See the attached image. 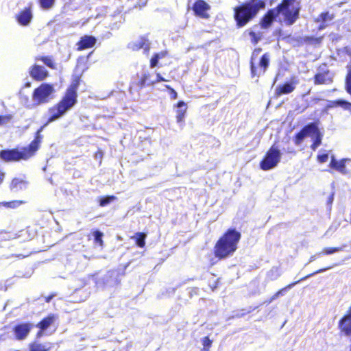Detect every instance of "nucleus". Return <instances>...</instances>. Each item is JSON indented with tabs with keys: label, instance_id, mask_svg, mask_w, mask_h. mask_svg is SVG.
Masks as SVG:
<instances>
[{
	"label": "nucleus",
	"instance_id": "1",
	"mask_svg": "<svg viewBox=\"0 0 351 351\" xmlns=\"http://www.w3.org/2000/svg\"><path fill=\"white\" fill-rule=\"evenodd\" d=\"M80 76L76 75L68 86L60 101L49 108V117L47 122L35 133L34 139L27 146L19 149L17 148L5 149L0 151V160L5 162L27 160L34 156L40 149L43 136L41 132L49 123H51L73 108L77 103V90L80 84Z\"/></svg>",
	"mask_w": 351,
	"mask_h": 351
},
{
	"label": "nucleus",
	"instance_id": "2",
	"mask_svg": "<svg viewBox=\"0 0 351 351\" xmlns=\"http://www.w3.org/2000/svg\"><path fill=\"white\" fill-rule=\"evenodd\" d=\"M300 0H281L275 8L269 9L261 17L259 25L262 29H268L282 16L286 25H293L300 18Z\"/></svg>",
	"mask_w": 351,
	"mask_h": 351
},
{
	"label": "nucleus",
	"instance_id": "3",
	"mask_svg": "<svg viewBox=\"0 0 351 351\" xmlns=\"http://www.w3.org/2000/svg\"><path fill=\"white\" fill-rule=\"evenodd\" d=\"M265 6V0H246L235 6L233 8V18L236 27L241 28L246 26Z\"/></svg>",
	"mask_w": 351,
	"mask_h": 351
},
{
	"label": "nucleus",
	"instance_id": "4",
	"mask_svg": "<svg viewBox=\"0 0 351 351\" xmlns=\"http://www.w3.org/2000/svg\"><path fill=\"white\" fill-rule=\"evenodd\" d=\"M241 237V233L234 228L228 229L215 243L214 256L219 260L231 256L236 252Z\"/></svg>",
	"mask_w": 351,
	"mask_h": 351
},
{
	"label": "nucleus",
	"instance_id": "5",
	"mask_svg": "<svg viewBox=\"0 0 351 351\" xmlns=\"http://www.w3.org/2000/svg\"><path fill=\"white\" fill-rule=\"evenodd\" d=\"M261 51L262 49L261 47H256L251 54L250 66L251 76L253 78H259L261 75H264L270 64L271 56L269 53H265L258 58Z\"/></svg>",
	"mask_w": 351,
	"mask_h": 351
},
{
	"label": "nucleus",
	"instance_id": "6",
	"mask_svg": "<svg viewBox=\"0 0 351 351\" xmlns=\"http://www.w3.org/2000/svg\"><path fill=\"white\" fill-rule=\"evenodd\" d=\"M281 158V153L277 146L271 145L259 162L261 169L269 171L275 168Z\"/></svg>",
	"mask_w": 351,
	"mask_h": 351
},
{
	"label": "nucleus",
	"instance_id": "7",
	"mask_svg": "<svg viewBox=\"0 0 351 351\" xmlns=\"http://www.w3.org/2000/svg\"><path fill=\"white\" fill-rule=\"evenodd\" d=\"M54 92L53 85L49 83H42L32 93V99L36 104H42L49 101Z\"/></svg>",
	"mask_w": 351,
	"mask_h": 351
},
{
	"label": "nucleus",
	"instance_id": "8",
	"mask_svg": "<svg viewBox=\"0 0 351 351\" xmlns=\"http://www.w3.org/2000/svg\"><path fill=\"white\" fill-rule=\"evenodd\" d=\"M210 8V5L204 0L195 1L191 7L194 15L202 19H208L210 18L209 11Z\"/></svg>",
	"mask_w": 351,
	"mask_h": 351
},
{
	"label": "nucleus",
	"instance_id": "9",
	"mask_svg": "<svg viewBox=\"0 0 351 351\" xmlns=\"http://www.w3.org/2000/svg\"><path fill=\"white\" fill-rule=\"evenodd\" d=\"M33 327L34 325L29 322H23L16 324L12 328L14 338L18 341L25 339Z\"/></svg>",
	"mask_w": 351,
	"mask_h": 351
},
{
	"label": "nucleus",
	"instance_id": "10",
	"mask_svg": "<svg viewBox=\"0 0 351 351\" xmlns=\"http://www.w3.org/2000/svg\"><path fill=\"white\" fill-rule=\"evenodd\" d=\"M299 81L295 76H291L290 81L286 82L276 87L275 90V96L278 97L282 95L291 93L295 89L296 85Z\"/></svg>",
	"mask_w": 351,
	"mask_h": 351
},
{
	"label": "nucleus",
	"instance_id": "11",
	"mask_svg": "<svg viewBox=\"0 0 351 351\" xmlns=\"http://www.w3.org/2000/svg\"><path fill=\"white\" fill-rule=\"evenodd\" d=\"M333 267V265L332 266H330V267H324V268H321L302 278H300V280L295 281V282H291L290 284H289L288 285L285 286V287L282 288L281 289L278 290L277 292H276L273 295L272 297L271 298L270 300L272 301V300H276V298H278L280 295H282L283 294V293L285 291H287L288 289H290L291 288H292L293 287H294L296 284H298V282L311 277V276H313L315 274H317L319 273H322V272H324V271H326L331 268Z\"/></svg>",
	"mask_w": 351,
	"mask_h": 351
},
{
	"label": "nucleus",
	"instance_id": "12",
	"mask_svg": "<svg viewBox=\"0 0 351 351\" xmlns=\"http://www.w3.org/2000/svg\"><path fill=\"white\" fill-rule=\"evenodd\" d=\"M18 23L22 26H27L32 20V7L27 6L21 10L15 16Z\"/></svg>",
	"mask_w": 351,
	"mask_h": 351
},
{
	"label": "nucleus",
	"instance_id": "13",
	"mask_svg": "<svg viewBox=\"0 0 351 351\" xmlns=\"http://www.w3.org/2000/svg\"><path fill=\"white\" fill-rule=\"evenodd\" d=\"M29 73L32 78L37 82L43 81L49 75V72L43 66L36 64L31 66Z\"/></svg>",
	"mask_w": 351,
	"mask_h": 351
},
{
	"label": "nucleus",
	"instance_id": "14",
	"mask_svg": "<svg viewBox=\"0 0 351 351\" xmlns=\"http://www.w3.org/2000/svg\"><path fill=\"white\" fill-rule=\"evenodd\" d=\"M315 128L316 123H310L306 124L295 135L293 138L294 143L296 145H299L306 136H311L312 130H315Z\"/></svg>",
	"mask_w": 351,
	"mask_h": 351
},
{
	"label": "nucleus",
	"instance_id": "15",
	"mask_svg": "<svg viewBox=\"0 0 351 351\" xmlns=\"http://www.w3.org/2000/svg\"><path fill=\"white\" fill-rule=\"evenodd\" d=\"M332 82V75L329 70L317 73L313 77V83L315 85L330 84Z\"/></svg>",
	"mask_w": 351,
	"mask_h": 351
},
{
	"label": "nucleus",
	"instance_id": "16",
	"mask_svg": "<svg viewBox=\"0 0 351 351\" xmlns=\"http://www.w3.org/2000/svg\"><path fill=\"white\" fill-rule=\"evenodd\" d=\"M97 39L93 36L85 35L80 38L76 43L77 50L83 51L91 48L96 44Z\"/></svg>",
	"mask_w": 351,
	"mask_h": 351
},
{
	"label": "nucleus",
	"instance_id": "17",
	"mask_svg": "<svg viewBox=\"0 0 351 351\" xmlns=\"http://www.w3.org/2000/svg\"><path fill=\"white\" fill-rule=\"evenodd\" d=\"M128 47L133 51H138L143 49L145 53H148L150 49L148 40L144 37H141L138 41L129 43Z\"/></svg>",
	"mask_w": 351,
	"mask_h": 351
},
{
	"label": "nucleus",
	"instance_id": "18",
	"mask_svg": "<svg viewBox=\"0 0 351 351\" xmlns=\"http://www.w3.org/2000/svg\"><path fill=\"white\" fill-rule=\"evenodd\" d=\"M337 107H341L344 110L348 111L351 114V102L342 99L330 101L326 106L325 108L326 110H329Z\"/></svg>",
	"mask_w": 351,
	"mask_h": 351
},
{
	"label": "nucleus",
	"instance_id": "19",
	"mask_svg": "<svg viewBox=\"0 0 351 351\" xmlns=\"http://www.w3.org/2000/svg\"><path fill=\"white\" fill-rule=\"evenodd\" d=\"M337 107H341L344 110L348 111L351 114V102L342 99L330 101L326 106L325 108L326 110H329Z\"/></svg>",
	"mask_w": 351,
	"mask_h": 351
},
{
	"label": "nucleus",
	"instance_id": "20",
	"mask_svg": "<svg viewBox=\"0 0 351 351\" xmlns=\"http://www.w3.org/2000/svg\"><path fill=\"white\" fill-rule=\"evenodd\" d=\"M52 347L51 342L40 343L38 341H34L28 346L29 351H50Z\"/></svg>",
	"mask_w": 351,
	"mask_h": 351
},
{
	"label": "nucleus",
	"instance_id": "21",
	"mask_svg": "<svg viewBox=\"0 0 351 351\" xmlns=\"http://www.w3.org/2000/svg\"><path fill=\"white\" fill-rule=\"evenodd\" d=\"M338 327L341 334L351 336V318L342 317L339 321Z\"/></svg>",
	"mask_w": 351,
	"mask_h": 351
},
{
	"label": "nucleus",
	"instance_id": "22",
	"mask_svg": "<svg viewBox=\"0 0 351 351\" xmlns=\"http://www.w3.org/2000/svg\"><path fill=\"white\" fill-rule=\"evenodd\" d=\"M176 118L177 123H182L186 114L187 106L183 101H179L176 104Z\"/></svg>",
	"mask_w": 351,
	"mask_h": 351
},
{
	"label": "nucleus",
	"instance_id": "23",
	"mask_svg": "<svg viewBox=\"0 0 351 351\" xmlns=\"http://www.w3.org/2000/svg\"><path fill=\"white\" fill-rule=\"evenodd\" d=\"M330 167L343 174H346L347 173L346 167V159L337 160L332 156L330 162Z\"/></svg>",
	"mask_w": 351,
	"mask_h": 351
},
{
	"label": "nucleus",
	"instance_id": "24",
	"mask_svg": "<svg viewBox=\"0 0 351 351\" xmlns=\"http://www.w3.org/2000/svg\"><path fill=\"white\" fill-rule=\"evenodd\" d=\"M56 316L51 313L48 315L47 316L45 317L43 319H42L36 325V326L41 330H46L47 329L56 319Z\"/></svg>",
	"mask_w": 351,
	"mask_h": 351
},
{
	"label": "nucleus",
	"instance_id": "25",
	"mask_svg": "<svg viewBox=\"0 0 351 351\" xmlns=\"http://www.w3.org/2000/svg\"><path fill=\"white\" fill-rule=\"evenodd\" d=\"M324 36H321L319 37H314L312 36H305L298 39V42L300 45L308 44V45H319L322 42Z\"/></svg>",
	"mask_w": 351,
	"mask_h": 351
},
{
	"label": "nucleus",
	"instance_id": "26",
	"mask_svg": "<svg viewBox=\"0 0 351 351\" xmlns=\"http://www.w3.org/2000/svg\"><path fill=\"white\" fill-rule=\"evenodd\" d=\"M150 77V73L149 71H146L141 76L138 81L135 83V85L138 89H142L145 86H153L154 82L149 80Z\"/></svg>",
	"mask_w": 351,
	"mask_h": 351
},
{
	"label": "nucleus",
	"instance_id": "27",
	"mask_svg": "<svg viewBox=\"0 0 351 351\" xmlns=\"http://www.w3.org/2000/svg\"><path fill=\"white\" fill-rule=\"evenodd\" d=\"M311 136H314V139L312 144L311 145V149L315 150L319 145H321L323 136L317 124L315 130H312Z\"/></svg>",
	"mask_w": 351,
	"mask_h": 351
},
{
	"label": "nucleus",
	"instance_id": "28",
	"mask_svg": "<svg viewBox=\"0 0 351 351\" xmlns=\"http://www.w3.org/2000/svg\"><path fill=\"white\" fill-rule=\"evenodd\" d=\"M168 51L167 50L154 53L149 61V67L152 69L156 67L158 65L159 60L168 56Z\"/></svg>",
	"mask_w": 351,
	"mask_h": 351
},
{
	"label": "nucleus",
	"instance_id": "29",
	"mask_svg": "<svg viewBox=\"0 0 351 351\" xmlns=\"http://www.w3.org/2000/svg\"><path fill=\"white\" fill-rule=\"evenodd\" d=\"M27 184V182L25 180L14 178L12 180L10 184V190H19L22 189L23 187H25Z\"/></svg>",
	"mask_w": 351,
	"mask_h": 351
},
{
	"label": "nucleus",
	"instance_id": "30",
	"mask_svg": "<svg viewBox=\"0 0 351 351\" xmlns=\"http://www.w3.org/2000/svg\"><path fill=\"white\" fill-rule=\"evenodd\" d=\"M146 234L142 232H136L132 238L135 239L136 244L143 248L145 246Z\"/></svg>",
	"mask_w": 351,
	"mask_h": 351
},
{
	"label": "nucleus",
	"instance_id": "31",
	"mask_svg": "<svg viewBox=\"0 0 351 351\" xmlns=\"http://www.w3.org/2000/svg\"><path fill=\"white\" fill-rule=\"evenodd\" d=\"M117 199V197L113 195L102 196L98 199L99 205L101 207H104Z\"/></svg>",
	"mask_w": 351,
	"mask_h": 351
},
{
	"label": "nucleus",
	"instance_id": "32",
	"mask_svg": "<svg viewBox=\"0 0 351 351\" xmlns=\"http://www.w3.org/2000/svg\"><path fill=\"white\" fill-rule=\"evenodd\" d=\"M346 246V245H342L341 246H338V247H327L323 248L321 250V252H322V254L323 256L324 255H330V254H332L336 252L342 251Z\"/></svg>",
	"mask_w": 351,
	"mask_h": 351
},
{
	"label": "nucleus",
	"instance_id": "33",
	"mask_svg": "<svg viewBox=\"0 0 351 351\" xmlns=\"http://www.w3.org/2000/svg\"><path fill=\"white\" fill-rule=\"evenodd\" d=\"M335 19V14L329 12H324L319 14L315 19L316 22L326 23L328 21H332Z\"/></svg>",
	"mask_w": 351,
	"mask_h": 351
},
{
	"label": "nucleus",
	"instance_id": "34",
	"mask_svg": "<svg viewBox=\"0 0 351 351\" xmlns=\"http://www.w3.org/2000/svg\"><path fill=\"white\" fill-rule=\"evenodd\" d=\"M36 61H42L46 66L50 69H55V64L50 56H37L35 58Z\"/></svg>",
	"mask_w": 351,
	"mask_h": 351
},
{
	"label": "nucleus",
	"instance_id": "35",
	"mask_svg": "<svg viewBox=\"0 0 351 351\" xmlns=\"http://www.w3.org/2000/svg\"><path fill=\"white\" fill-rule=\"evenodd\" d=\"M55 1L56 0H38L40 7L46 10L51 9L54 5Z\"/></svg>",
	"mask_w": 351,
	"mask_h": 351
},
{
	"label": "nucleus",
	"instance_id": "36",
	"mask_svg": "<svg viewBox=\"0 0 351 351\" xmlns=\"http://www.w3.org/2000/svg\"><path fill=\"white\" fill-rule=\"evenodd\" d=\"M93 234L94 236V241L95 243L99 244V245L102 246L104 244V241L102 239L103 237V233L100 232L99 230H94L93 232Z\"/></svg>",
	"mask_w": 351,
	"mask_h": 351
},
{
	"label": "nucleus",
	"instance_id": "37",
	"mask_svg": "<svg viewBox=\"0 0 351 351\" xmlns=\"http://www.w3.org/2000/svg\"><path fill=\"white\" fill-rule=\"evenodd\" d=\"M202 343L203 346L202 351H208L212 345V340L210 339L209 337H204L202 339Z\"/></svg>",
	"mask_w": 351,
	"mask_h": 351
},
{
	"label": "nucleus",
	"instance_id": "38",
	"mask_svg": "<svg viewBox=\"0 0 351 351\" xmlns=\"http://www.w3.org/2000/svg\"><path fill=\"white\" fill-rule=\"evenodd\" d=\"M22 203V201L14 200L10 202H4L2 204L6 208H15L19 206Z\"/></svg>",
	"mask_w": 351,
	"mask_h": 351
},
{
	"label": "nucleus",
	"instance_id": "39",
	"mask_svg": "<svg viewBox=\"0 0 351 351\" xmlns=\"http://www.w3.org/2000/svg\"><path fill=\"white\" fill-rule=\"evenodd\" d=\"M12 119V115L10 114L0 115V125H3L8 123Z\"/></svg>",
	"mask_w": 351,
	"mask_h": 351
},
{
	"label": "nucleus",
	"instance_id": "40",
	"mask_svg": "<svg viewBox=\"0 0 351 351\" xmlns=\"http://www.w3.org/2000/svg\"><path fill=\"white\" fill-rule=\"evenodd\" d=\"M249 35L253 44L258 43L261 38V36H258L255 32L253 31L250 32Z\"/></svg>",
	"mask_w": 351,
	"mask_h": 351
},
{
	"label": "nucleus",
	"instance_id": "41",
	"mask_svg": "<svg viewBox=\"0 0 351 351\" xmlns=\"http://www.w3.org/2000/svg\"><path fill=\"white\" fill-rule=\"evenodd\" d=\"M165 88L168 90L170 97L172 99H176L178 97L177 92L170 86L165 85Z\"/></svg>",
	"mask_w": 351,
	"mask_h": 351
},
{
	"label": "nucleus",
	"instance_id": "42",
	"mask_svg": "<svg viewBox=\"0 0 351 351\" xmlns=\"http://www.w3.org/2000/svg\"><path fill=\"white\" fill-rule=\"evenodd\" d=\"M328 159V154L326 153L319 154L317 156V160L319 163L326 162Z\"/></svg>",
	"mask_w": 351,
	"mask_h": 351
},
{
	"label": "nucleus",
	"instance_id": "43",
	"mask_svg": "<svg viewBox=\"0 0 351 351\" xmlns=\"http://www.w3.org/2000/svg\"><path fill=\"white\" fill-rule=\"evenodd\" d=\"M219 278L214 280L212 282L208 283V286L210 287L212 291H215L219 285Z\"/></svg>",
	"mask_w": 351,
	"mask_h": 351
},
{
	"label": "nucleus",
	"instance_id": "44",
	"mask_svg": "<svg viewBox=\"0 0 351 351\" xmlns=\"http://www.w3.org/2000/svg\"><path fill=\"white\" fill-rule=\"evenodd\" d=\"M165 81H167V80H165L159 73H156V78L154 81H152V82H154V84H155L156 83H158V82H165Z\"/></svg>",
	"mask_w": 351,
	"mask_h": 351
},
{
	"label": "nucleus",
	"instance_id": "45",
	"mask_svg": "<svg viewBox=\"0 0 351 351\" xmlns=\"http://www.w3.org/2000/svg\"><path fill=\"white\" fill-rule=\"evenodd\" d=\"M322 255V252H317L315 253V254L312 255L311 257H310V261H315L316 259L319 258V257H321Z\"/></svg>",
	"mask_w": 351,
	"mask_h": 351
},
{
	"label": "nucleus",
	"instance_id": "46",
	"mask_svg": "<svg viewBox=\"0 0 351 351\" xmlns=\"http://www.w3.org/2000/svg\"><path fill=\"white\" fill-rule=\"evenodd\" d=\"M250 311H246L243 309L241 310V312H238L234 315V317H241L247 315Z\"/></svg>",
	"mask_w": 351,
	"mask_h": 351
},
{
	"label": "nucleus",
	"instance_id": "47",
	"mask_svg": "<svg viewBox=\"0 0 351 351\" xmlns=\"http://www.w3.org/2000/svg\"><path fill=\"white\" fill-rule=\"evenodd\" d=\"M5 177V173L3 171L0 170V185L3 182Z\"/></svg>",
	"mask_w": 351,
	"mask_h": 351
},
{
	"label": "nucleus",
	"instance_id": "48",
	"mask_svg": "<svg viewBox=\"0 0 351 351\" xmlns=\"http://www.w3.org/2000/svg\"><path fill=\"white\" fill-rule=\"evenodd\" d=\"M343 317H347L348 318H351V305L348 308L346 313Z\"/></svg>",
	"mask_w": 351,
	"mask_h": 351
},
{
	"label": "nucleus",
	"instance_id": "49",
	"mask_svg": "<svg viewBox=\"0 0 351 351\" xmlns=\"http://www.w3.org/2000/svg\"><path fill=\"white\" fill-rule=\"evenodd\" d=\"M45 330H41V329H39V330L36 332V338H40L43 336V331H45Z\"/></svg>",
	"mask_w": 351,
	"mask_h": 351
},
{
	"label": "nucleus",
	"instance_id": "50",
	"mask_svg": "<svg viewBox=\"0 0 351 351\" xmlns=\"http://www.w3.org/2000/svg\"><path fill=\"white\" fill-rule=\"evenodd\" d=\"M103 152L102 150L101 149H98L96 152H95V156L97 157V156H99L100 158H101L103 156Z\"/></svg>",
	"mask_w": 351,
	"mask_h": 351
},
{
	"label": "nucleus",
	"instance_id": "51",
	"mask_svg": "<svg viewBox=\"0 0 351 351\" xmlns=\"http://www.w3.org/2000/svg\"><path fill=\"white\" fill-rule=\"evenodd\" d=\"M326 27H327V25L325 24V23H322V24H320L319 25L318 29L319 30H322V29H325Z\"/></svg>",
	"mask_w": 351,
	"mask_h": 351
},
{
	"label": "nucleus",
	"instance_id": "52",
	"mask_svg": "<svg viewBox=\"0 0 351 351\" xmlns=\"http://www.w3.org/2000/svg\"><path fill=\"white\" fill-rule=\"evenodd\" d=\"M320 100H321V99L319 97H315V98H313V99H312V101L314 103H318Z\"/></svg>",
	"mask_w": 351,
	"mask_h": 351
},
{
	"label": "nucleus",
	"instance_id": "53",
	"mask_svg": "<svg viewBox=\"0 0 351 351\" xmlns=\"http://www.w3.org/2000/svg\"><path fill=\"white\" fill-rule=\"evenodd\" d=\"M333 200V195H330V197H329V202L331 203Z\"/></svg>",
	"mask_w": 351,
	"mask_h": 351
},
{
	"label": "nucleus",
	"instance_id": "54",
	"mask_svg": "<svg viewBox=\"0 0 351 351\" xmlns=\"http://www.w3.org/2000/svg\"><path fill=\"white\" fill-rule=\"evenodd\" d=\"M52 296H49V297H47L46 299H45V301L47 302H49L50 301V300L51 299Z\"/></svg>",
	"mask_w": 351,
	"mask_h": 351
},
{
	"label": "nucleus",
	"instance_id": "55",
	"mask_svg": "<svg viewBox=\"0 0 351 351\" xmlns=\"http://www.w3.org/2000/svg\"><path fill=\"white\" fill-rule=\"evenodd\" d=\"M26 86H30V83H27Z\"/></svg>",
	"mask_w": 351,
	"mask_h": 351
}]
</instances>
